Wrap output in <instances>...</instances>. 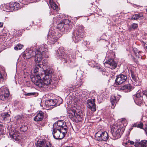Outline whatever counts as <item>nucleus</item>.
<instances>
[{
  "mask_svg": "<svg viewBox=\"0 0 147 147\" xmlns=\"http://www.w3.org/2000/svg\"><path fill=\"white\" fill-rule=\"evenodd\" d=\"M50 5L52 8L54 10H57L58 8V6L55 3L52 1H50Z\"/></svg>",
  "mask_w": 147,
  "mask_h": 147,
  "instance_id": "obj_33",
  "label": "nucleus"
},
{
  "mask_svg": "<svg viewBox=\"0 0 147 147\" xmlns=\"http://www.w3.org/2000/svg\"><path fill=\"white\" fill-rule=\"evenodd\" d=\"M36 93V92H30L25 94L24 95L26 96H30L34 95Z\"/></svg>",
  "mask_w": 147,
  "mask_h": 147,
  "instance_id": "obj_40",
  "label": "nucleus"
},
{
  "mask_svg": "<svg viewBox=\"0 0 147 147\" xmlns=\"http://www.w3.org/2000/svg\"><path fill=\"white\" fill-rule=\"evenodd\" d=\"M134 52L136 57L139 60L141 59L142 57V52L139 51L136 48H134L133 49Z\"/></svg>",
  "mask_w": 147,
  "mask_h": 147,
  "instance_id": "obj_26",
  "label": "nucleus"
},
{
  "mask_svg": "<svg viewBox=\"0 0 147 147\" xmlns=\"http://www.w3.org/2000/svg\"><path fill=\"white\" fill-rule=\"evenodd\" d=\"M127 79L126 75L123 74H119L117 76L115 82L117 85H120L124 82Z\"/></svg>",
  "mask_w": 147,
  "mask_h": 147,
  "instance_id": "obj_14",
  "label": "nucleus"
},
{
  "mask_svg": "<svg viewBox=\"0 0 147 147\" xmlns=\"http://www.w3.org/2000/svg\"><path fill=\"white\" fill-rule=\"evenodd\" d=\"M101 72H102L103 74H105L103 73V72H105V71L103 69H102V71Z\"/></svg>",
  "mask_w": 147,
  "mask_h": 147,
  "instance_id": "obj_48",
  "label": "nucleus"
},
{
  "mask_svg": "<svg viewBox=\"0 0 147 147\" xmlns=\"http://www.w3.org/2000/svg\"><path fill=\"white\" fill-rule=\"evenodd\" d=\"M121 128L119 127L117 129H115L113 132L112 133V134L113 136V139L116 140L118 139L121 137V134L122 133L123 130L121 132Z\"/></svg>",
  "mask_w": 147,
  "mask_h": 147,
  "instance_id": "obj_17",
  "label": "nucleus"
},
{
  "mask_svg": "<svg viewBox=\"0 0 147 147\" xmlns=\"http://www.w3.org/2000/svg\"><path fill=\"white\" fill-rule=\"evenodd\" d=\"M52 74V71L51 70L42 71L40 73V77L36 76L32 78V82L39 87L43 88L45 85L47 86L50 84Z\"/></svg>",
  "mask_w": 147,
  "mask_h": 147,
  "instance_id": "obj_1",
  "label": "nucleus"
},
{
  "mask_svg": "<svg viewBox=\"0 0 147 147\" xmlns=\"http://www.w3.org/2000/svg\"><path fill=\"white\" fill-rule=\"evenodd\" d=\"M9 89L5 87L0 88V99L2 100H7L9 95Z\"/></svg>",
  "mask_w": 147,
  "mask_h": 147,
  "instance_id": "obj_8",
  "label": "nucleus"
},
{
  "mask_svg": "<svg viewBox=\"0 0 147 147\" xmlns=\"http://www.w3.org/2000/svg\"><path fill=\"white\" fill-rule=\"evenodd\" d=\"M68 112V117L72 121L77 122L82 120V117L76 113L75 107L71 108Z\"/></svg>",
  "mask_w": 147,
  "mask_h": 147,
  "instance_id": "obj_4",
  "label": "nucleus"
},
{
  "mask_svg": "<svg viewBox=\"0 0 147 147\" xmlns=\"http://www.w3.org/2000/svg\"><path fill=\"white\" fill-rule=\"evenodd\" d=\"M40 64H37L36 66L35 67L34 70V74L33 76H32L31 77V80L32 81V78L34 77H35L36 76H39L40 77V74H39V71L41 69V65H42L41 64V61L37 63H36L37 64V63H39Z\"/></svg>",
  "mask_w": 147,
  "mask_h": 147,
  "instance_id": "obj_23",
  "label": "nucleus"
},
{
  "mask_svg": "<svg viewBox=\"0 0 147 147\" xmlns=\"http://www.w3.org/2000/svg\"><path fill=\"white\" fill-rule=\"evenodd\" d=\"M111 102L112 104L111 107L113 108L116 105L117 100L115 96H112L111 98Z\"/></svg>",
  "mask_w": 147,
  "mask_h": 147,
  "instance_id": "obj_28",
  "label": "nucleus"
},
{
  "mask_svg": "<svg viewBox=\"0 0 147 147\" xmlns=\"http://www.w3.org/2000/svg\"><path fill=\"white\" fill-rule=\"evenodd\" d=\"M104 65L107 67H109L111 69H114L117 67V64L113 59H110L105 61Z\"/></svg>",
  "mask_w": 147,
  "mask_h": 147,
  "instance_id": "obj_18",
  "label": "nucleus"
},
{
  "mask_svg": "<svg viewBox=\"0 0 147 147\" xmlns=\"http://www.w3.org/2000/svg\"><path fill=\"white\" fill-rule=\"evenodd\" d=\"M9 5L8 3L6 4H4L3 5H2L1 6V8L4 11H10V9L9 7Z\"/></svg>",
  "mask_w": 147,
  "mask_h": 147,
  "instance_id": "obj_30",
  "label": "nucleus"
},
{
  "mask_svg": "<svg viewBox=\"0 0 147 147\" xmlns=\"http://www.w3.org/2000/svg\"><path fill=\"white\" fill-rule=\"evenodd\" d=\"M131 75L132 82L134 83L135 85L136 86H140L141 84V82L139 79L137 74L135 72L132 70L130 71Z\"/></svg>",
  "mask_w": 147,
  "mask_h": 147,
  "instance_id": "obj_16",
  "label": "nucleus"
},
{
  "mask_svg": "<svg viewBox=\"0 0 147 147\" xmlns=\"http://www.w3.org/2000/svg\"><path fill=\"white\" fill-rule=\"evenodd\" d=\"M144 48L146 50H147V44L144 45Z\"/></svg>",
  "mask_w": 147,
  "mask_h": 147,
  "instance_id": "obj_47",
  "label": "nucleus"
},
{
  "mask_svg": "<svg viewBox=\"0 0 147 147\" xmlns=\"http://www.w3.org/2000/svg\"><path fill=\"white\" fill-rule=\"evenodd\" d=\"M65 147H73L72 146H65Z\"/></svg>",
  "mask_w": 147,
  "mask_h": 147,
  "instance_id": "obj_49",
  "label": "nucleus"
},
{
  "mask_svg": "<svg viewBox=\"0 0 147 147\" xmlns=\"http://www.w3.org/2000/svg\"><path fill=\"white\" fill-rule=\"evenodd\" d=\"M143 15L142 13H139L133 15L131 18V20H137L139 18L143 16Z\"/></svg>",
  "mask_w": 147,
  "mask_h": 147,
  "instance_id": "obj_31",
  "label": "nucleus"
},
{
  "mask_svg": "<svg viewBox=\"0 0 147 147\" xmlns=\"http://www.w3.org/2000/svg\"><path fill=\"white\" fill-rule=\"evenodd\" d=\"M10 117V115L8 113H5L0 115V123H3L6 121H9Z\"/></svg>",
  "mask_w": 147,
  "mask_h": 147,
  "instance_id": "obj_21",
  "label": "nucleus"
},
{
  "mask_svg": "<svg viewBox=\"0 0 147 147\" xmlns=\"http://www.w3.org/2000/svg\"><path fill=\"white\" fill-rule=\"evenodd\" d=\"M96 68L98 70L100 71H102V69L101 67L100 66H98V65L96 67Z\"/></svg>",
  "mask_w": 147,
  "mask_h": 147,
  "instance_id": "obj_42",
  "label": "nucleus"
},
{
  "mask_svg": "<svg viewBox=\"0 0 147 147\" xmlns=\"http://www.w3.org/2000/svg\"><path fill=\"white\" fill-rule=\"evenodd\" d=\"M28 1L29 3H30V1Z\"/></svg>",
  "mask_w": 147,
  "mask_h": 147,
  "instance_id": "obj_50",
  "label": "nucleus"
},
{
  "mask_svg": "<svg viewBox=\"0 0 147 147\" xmlns=\"http://www.w3.org/2000/svg\"><path fill=\"white\" fill-rule=\"evenodd\" d=\"M86 62L89 66L92 67L96 68L98 65V64L96 63L94 60H88L86 61Z\"/></svg>",
  "mask_w": 147,
  "mask_h": 147,
  "instance_id": "obj_29",
  "label": "nucleus"
},
{
  "mask_svg": "<svg viewBox=\"0 0 147 147\" xmlns=\"http://www.w3.org/2000/svg\"><path fill=\"white\" fill-rule=\"evenodd\" d=\"M10 137L16 141H21V134L19 131L15 129L14 130H11L9 132Z\"/></svg>",
  "mask_w": 147,
  "mask_h": 147,
  "instance_id": "obj_11",
  "label": "nucleus"
},
{
  "mask_svg": "<svg viewBox=\"0 0 147 147\" xmlns=\"http://www.w3.org/2000/svg\"><path fill=\"white\" fill-rule=\"evenodd\" d=\"M36 53L35 56V62L39 63L41 61L43 57H48V49L45 46H42L35 51Z\"/></svg>",
  "mask_w": 147,
  "mask_h": 147,
  "instance_id": "obj_3",
  "label": "nucleus"
},
{
  "mask_svg": "<svg viewBox=\"0 0 147 147\" xmlns=\"http://www.w3.org/2000/svg\"><path fill=\"white\" fill-rule=\"evenodd\" d=\"M67 130L53 128L52 134L53 138L56 140H61L65 136L67 133Z\"/></svg>",
  "mask_w": 147,
  "mask_h": 147,
  "instance_id": "obj_5",
  "label": "nucleus"
},
{
  "mask_svg": "<svg viewBox=\"0 0 147 147\" xmlns=\"http://www.w3.org/2000/svg\"><path fill=\"white\" fill-rule=\"evenodd\" d=\"M58 38V37L53 33H49L47 37L49 41L52 44H54L56 42Z\"/></svg>",
  "mask_w": 147,
  "mask_h": 147,
  "instance_id": "obj_22",
  "label": "nucleus"
},
{
  "mask_svg": "<svg viewBox=\"0 0 147 147\" xmlns=\"http://www.w3.org/2000/svg\"><path fill=\"white\" fill-rule=\"evenodd\" d=\"M143 97L141 96L140 94V91L138 90L135 95V98H134L135 99V102H136L137 105H140L141 104H143L144 102Z\"/></svg>",
  "mask_w": 147,
  "mask_h": 147,
  "instance_id": "obj_19",
  "label": "nucleus"
},
{
  "mask_svg": "<svg viewBox=\"0 0 147 147\" xmlns=\"http://www.w3.org/2000/svg\"><path fill=\"white\" fill-rule=\"evenodd\" d=\"M9 6V7L10 8V11L14 10V9H15L16 5L17 4L16 3L13 2H11L9 3H8Z\"/></svg>",
  "mask_w": 147,
  "mask_h": 147,
  "instance_id": "obj_32",
  "label": "nucleus"
},
{
  "mask_svg": "<svg viewBox=\"0 0 147 147\" xmlns=\"http://www.w3.org/2000/svg\"><path fill=\"white\" fill-rule=\"evenodd\" d=\"M36 147H53L49 142L45 139H40L35 143Z\"/></svg>",
  "mask_w": 147,
  "mask_h": 147,
  "instance_id": "obj_10",
  "label": "nucleus"
},
{
  "mask_svg": "<svg viewBox=\"0 0 147 147\" xmlns=\"http://www.w3.org/2000/svg\"><path fill=\"white\" fill-rule=\"evenodd\" d=\"M43 118V113L42 111H40L34 117V120L36 121H41Z\"/></svg>",
  "mask_w": 147,
  "mask_h": 147,
  "instance_id": "obj_25",
  "label": "nucleus"
},
{
  "mask_svg": "<svg viewBox=\"0 0 147 147\" xmlns=\"http://www.w3.org/2000/svg\"><path fill=\"white\" fill-rule=\"evenodd\" d=\"M138 26V25L137 24L133 23L131 25V27L134 29H136Z\"/></svg>",
  "mask_w": 147,
  "mask_h": 147,
  "instance_id": "obj_39",
  "label": "nucleus"
},
{
  "mask_svg": "<svg viewBox=\"0 0 147 147\" xmlns=\"http://www.w3.org/2000/svg\"><path fill=\"white\" fill-rule=\"evenodd\" d=\"M53 127L55 129L68 130L65 122L63 120H60L55 122L53 125Z\"/></svg>",
  "mask_w": 147,
  "mask_h": 147,
  "instance_id": "obj_9",
  "label": "nucleus"
},
{
  "mask_svg": "<svg viewBox=\"0 0 147 147\" xmlns=\"http://www.w3.org/2000/svg\"><path fill=\"white\" fill-rule=\"evenodd\" d=\"M3 77V75L1 74L0 72V78H2Z\"/></svg>",
  "mask_w": 147,
  "mask_h": 147,
  "instance_id": "obj_46",
  "label": "nucleus"
},
{
  "mask_svg": "<svg viewBox=\"0 0 147 147\" xmlns=\"http://www.w3.org/2000/svg\"><path fill=\"white\" fill-rule=\"evenodd\" d=\"M135 124H133V125L134 127H139L140 128L142 129L143 127V123H141L139 124H138L137 126H136L135 125Z\"/></svg>",
  "mask_w": 147,
  "mask_h": 147,
  "instance_id": "obj_38",
  "label": "nucleus"
},
{
  "mask_svg": "<svg viewBox=\"0 0 147 147\" xmlns=\"http://www.w3.org/2000/svg\"><path fill=\"white\" fill-rule=\"evenodd\" d=\"M57 100L56 99H50L47 100L46 102V104L48 106H54L57 104Z\"/></svg>",
  "mask_w": 147,
  "mask_h": 147,
  "instance_id": "obj_27",
  "label": "nucleus"
},
{
  "mask_svg": "<svg viewBox=\"0 0 147 147\" xmlns=\"http://www.w3.org/2000/svg\"><path fill=\"white\" fill-rule=\"evenodd\" d=\"M95 99H88L87 100V107L91 111H95L96 110V105L95 103Z\"/></svg>",
  "mask_w": 147,
  "mask_h": 147,
  "instance_id": "obj_20",
  "label": "nucleus"
},
{
  "mask_svg": "<svg viewBox=\"0 0 147 147\" xmlns=\"http://www.w3.org/2000/svg\"><path fill=\"white\" fill-rule=\"evenodd\" d=\"M84 27L80 24L76 26V29L73 33L72 38L75 43L81 40L84 36Z\"/></svg>",
  "mask_w": 147,
  "mask_h": 147,
  "instance_id": "obj_2",
  "label": "nucleus"
},
{
  "mask_svg": "<svg viewBox=\"0 0 147 147\" xmlns=\"http://www.w3.org/2000/svg\"><path fill=\"white\" fill-rule=\"evenodd\" d=\"M3 23L2 22H0V27H2L3 26Z\"/></svg>",
  "mask_w": 147,
  "mask_h": 147,
  "instance_id": "obj_44",
  "label": "nucleus"
},
{
  "mask_svg": "<svg viewBox=\"0 0 147 147\" xmlns=\"http://www.w3.org/2000/svg\"><path fill=\"white\" fill-rule=\"evenodd\" d=\"M23 46L22 45L18 44L14 47V49L16 50H19L21 49L23 47Z\"/></svg>",
  "mask_w": 147,
  "mask_h": 147,
  "instance_id": "obj_35",
  "label": "nucleus"
},
{
  "mask_svg": "<svg viewBox=\"0 0 147 147\" xmlns=\"http://www.w3.org/2000/svg\"><path fill=\"white\" fill-rule=\"evenodd\" d=\"M129 145V144L134 145L135 147H147V141L143 140L139 142H135L128 140Z\"/></svg>",
  "mask_w": 147,
  "mask_h": 147,
  "instance_id": "obj_13",
  "label": "nucleus"
},
{
  "mask_svg": "<svg viewBox=\"0 0 147 147\" xmlns=\"http://www.w3.org/2000/svg\"><path fill=\"white\" fill-rule=\"evenodd\" d=\"M23 116L22 115H18L17 116L18 119H22Z\"/></svg>",
  "mask_w": 147,
  "mask_h": 147,
  "instance_id": "obj_43",
  "label": "nucleus"
},
{
  "mask_svg": "<svg viewBox=\"0 0 147 147\" xmlns=\"http://www.w3.org/2000/svg\"><path fill=\"white\" fill-rule=\"evenodd\" d=\"M56 56L58 57L59 59H64V61H66V60L68 59V56L65 53L63 48H59L56 51Z\"/></svg>",
  "mask_w": 147,
  "mask_h": 147,
  "instance_id": "obj_12",
  "label": "nucleus"
},
{
  "mask_svg": "<svg viewBox=\"0 0 147 147\" xmlns=\"http://www.w3.org/2000/svg\"><path fill=\"white\" fill-rule=\"evenodd\" d=\"M132 87L130 84H126L120 88V89L125 92H129L131 90Z\"/></svg>",
  "mask_w": 147,
  "mask_h": 147,
  "instance_id": "obj_24",
  "label": "nucleus"
},
{
  "mask_svg": "<svg viewBox=\"0 0 147 147\" xmlns=\"http://www.w3.org/2000/svg\"><path fill=\"white\" fill-rule=\"evenodd\" d=\"M17 5H19V4L18 3Z\"/></svg>",
  "mask_w": 147,
  "mask_h": 147,
  "instance_id": "obj_51",
  "label": "nucleus"
},
{
  "mask_svg": "<svg viewBox=\"0 0 147 147\" xmlns=\"http://www.w3.org/2000/svg\"><path fill=\"white\" fill-rule=\"evenodd\" d=\"M72 27V24H65L62 22L57 25V28L62 32H67L69 31H70Z\"/></svg>",
  "mask_w": 147,
  "mask_h": 147,
  "instance_id": "obj_7",
  "label": "nucleus"
},
{
  "mask_svg": "<svg viewBox=\"0 0 147 147\" xmlns=\"http://www.w3.org/2000/svg\"><path fill=\"white\" fill-rule=\"evenodd\" d=\"M144 131L146 132V134L147 135V127H146L144 129Z\"/></svg>",
  "mask_w": 147,
  "mask_h": 147,
  "instance_id": "obj_45",
  "label": "nucleus"
},
{
  "mask_svg": "<svg viewBox=\"0 0 147 147\" xmlns=\"http://www.w3.org/2000/svg\"><path fill=\"white\" fill-rule=\"evenodd\" d=\"M28 129L27 125L25 123L22 125L20 128V130L23 132L26 131Z\"/></svg>",
  "mask_w": 147,
  "mask_h": 147,
  "instance_id": "obj_34",
  "label": "nucleus"
},
{
  "mask_svg": "<svg viewBox=\"0 0 147 147\" xmlns=\"http://www.w3.org/2000/svg\"><path fill=\"white\" fill-rule=\"evenodd\" d=\"M5 133L4 127L2 124H0V134H3Z\"/></svg>",
  "mask_w": 147,
  "mask_h": 147,
  "instance_id": "obj_36",
  "label": "nucleus"
},
{
  "mask_svg": "<svg viewBox=\"0 0 147 147\" xmlns=\"http://www.w3.org/2000/svg\"><path fill=\"white\" fill-rule=\"evenodd\" d=\"M95 136L98 141H106L109 138L108 133L105 131H99L95 134Z\"/></svg>",
  "mask_w": 147,
  "mask_h": 147,
  "instance_id": "obj_6",
  "label": "nucleus"
},
{
  "mask_svg": "<svg viewBox=\"0 0 147 147\" xmlns=\"http://www.w3.org/2000/svg\"><path fill=\"white\" fill-rule=\"evenodd\" d=\"M36 53L34 51L31 50L26 51L23 54L22 57L24 59H27L30 58L32 57H35V56Z\"/></svg>",
  "mask_w": 147,
  "mask_h": 147,
  "instance_id": "obj_15",
  "label": "nucleus"
},
{
  "mask_svg": "<svg viewBox=\"0 0 147 147\" xmlns=\"http://www.w3.org/2000/svg\"><path fill=\"white\" fill-rule=\"evenodd\" d=\"M122 144L125 146H129V142H128V140L127 141L125 142L124 141L122 143Z\"/></svg>",
  "mask_w": 147,
  "mask_h": 147,
  "instance_id": "obj_41",
  "label": "nucleus"
},
{
  "mask_svg": "<svg viewBox=\"0 0 147 147\" xmlns=\"http://www.w3.org/2000/svg\"><path fill=\"white\" fill-rule=\"evenodd\" d=\"M141 96H142L143 98H146L147 99V92L146 91H144L142 93L140 92Z\"/></svg>",
  "mask_w": 147,
  "mask_h": 147,
  "instance_id": "obj_37",
  "label": "nucleus"
}]
</instances>
